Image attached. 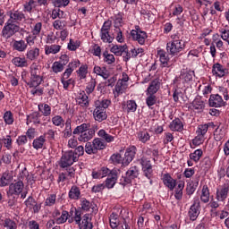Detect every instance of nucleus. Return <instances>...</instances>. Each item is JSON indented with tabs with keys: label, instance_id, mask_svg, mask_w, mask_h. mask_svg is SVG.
Here are the masks:
<instances>
[{
	"label": "nucleus",
	"instance_id": "obj_1",
	"mask_svg": "<svg viewBox=\"0 0 229 229\" xmlns=\"http://www.w3.org/2000/svg\"><path fill=\"white\" fill-rule=\"evenodd\" d=\"M98 130H99L98 124L90 125V123H84L78 125L72 133L73 135H79L77 138L79 142H89V140L94 139V135H96Z\"/></svg>",
	"mask_w": 229,
	"mask_h": 229
},
{
	"label": "nucleus",
	"instance_id": "obj_2",
	"mask_svg": "<svg viewBox=\"0 0 229 229\" xmlns=\"http://www.w3.org/2000/svg\"><path fill=\"white\" fill-rule=\"evenodd\" d=\"M172 40L166 43V53L171 56H178L185 49V41L176 36H171Z\"/></svg>",
	"mask_w": 229,
	"mask_h": 229
},
{
	"label": "nucleus",
	"instance_id": "obj_3",
	"mask_svg": "<svg viewBox=\"0 0 229 229\" xmlns=\"http://www.w3.org/2000/svg\"><path fill=\"white\" fill-rule=\"evenodd\" d=\"M42 81H44V77L40 72V65L34 63L30 65V81L28 85L30 88H37Z\"/></svg>",
	"mask_w": 229,
	"mask_h": 229
},
{
	"label": "nucleus",
	"instance_id": "obj_4",
	"mask_svg": "<svg viewBox=\"0 0 229 229\" xmlns=\"http://www.w3.org/2000/svg\"><path fill=\"white\" fill-rule=\"evenodd\" d=\"M74 162H78L77 157L74 156V152L72 150H69L62 155L59 165L62 169H65V167H71Z\"/></svg>",
	"mask_w": 229,
	"mask_h": 229
},
{
	"label": "nucleus",
	"instance_id": "obj_5",
	"mask_svg": "<svg viewBox=\"0 0 229 229\" xmlns=\"http://www.w3.org/2000/svg\"><path fill=\"white\" fill-rule=\"evenodd\" d=\"M131 36L140 46H144L148 40V33L140 30V26H135V30H131Z\"/></svg>",
	"mask_w": 229,
	"mask_h": 229
},
{
	"label": "nucleus",
	"instance_id": "obj_6",
	"mask_svg": "<svg viewBox=\"0 0 229 229\" xmlns=\"http://www.w3.org/2000/svg\"><path fill=\"white\" fill-rule=\"evenodd\" d=\"M20 30L21 27H19V25L9 22L7 21L2 30V36L4 37V38L6 39L11 38V37H13V35H15V33H18Z\"/></svg>",
	"mask_w": 229,
	"mask_h": 229
},
{
	"label": "nucleus",
	"instance_id": "obj_7",
	"mask_svg": "<svg viewBox=\"0 0 229 229\" xmlns=\"http://www.w3.org/2000/svg\"><path fill=\"white\" fill-rule=\"evenodd\" d=\"M140 165L144 176H146L148 180H151V178H153V165H151V160L146 157H142Z\"/></svg>",
	"mask_w": 229,
	"mask_h": 229
},
{
	"label": "nucleus",
	"instance_id": "obj_8",
	"mask_svg": "<svg viewBox=\"0 0 229 229\" xmlns=\"http://www.w3.org/2000/svg\"><path fill=\"white\" fill-rule=\"evenodd\" d=\"M229 194V184L224 183L216 188V199L221 203H225Z\"/></svg>",
	"mask_w": 229,
	"mask_h": 229
},
{
	"label": "nucleus",
	"instance_id": "obj_9",
	"mask_svg": "<svg viewBox=\"0 0 229 229\" xmlns=\"http://www.w3.org/2000/svg\"><path fill=\"white\" fill-rule=\"evenodd\" d=\"M135 155H137V147L130 146L126 148L124 157H123V166L126 167L133 162V158H135Z\"/></svg>",
	"mask_w": 229,
	"mask_h": 229
},
{
	"label": "nucleus",
	"instance_id": "obj_10",
	"mask_svg": "<svg viewBox=\"0 0 229 229\" xmlns=\"http://www.w3.org/2000/svg\"><path fill=\"white\" fill-rule=\"evenodd\" d=\"M157 56L160 62L161 69L173 67V62H171V58L169 57V54L165 52L164 49L157 50Z\"/></svg>",
	"mask_w": 229,
	"mask_h": 229
},
{
	"label": "nucleus",
	"instance_id": "obj_11",
	"mask_svg": "<svg viewBox=\"0 0 229 229\" xmlns=\"http://www.w3.org/2000/svg\"><path fill=\"white\" fill-rule=\"evenodd\" d=\"M24 191V182L22 181H18L16 182L11 183L7 191L8 196H21Z\"/></svg>",
	"mask_w": 229,
	"mask_h": 229
},
{
	"label": "nucleus",
	"instance_id": "obj_12",
	"mask_svg": "<svg viewBox=\"0 0 229 229\" xmlns=\"http://www.w3.org/2000/svg\"><path fill=\"white\" fill-rule=\"evenodd\" d=\"M140 171L138 166H131L126 172V177H123V185H128L131 183V180L139 178Z\"/></svg>",
	"mask_w": 229,
	"mask_h": 229
},
{
	"label": "nucleus",
	"instance_id": "obj_13",
	"mask_svg": "<svg viewBox=\"0 0 229 229\" xmlns=\"http://www.w3.org/2000/svg\"><path fill=\"white\" fill-rule=\"evenodd\" d=\"M194 78V71H183L181 72L180 76L175 78V83H182L185 85L191 83V81Z\"/></svg>",
	"mask_w": 229,
	"mask_h": 229
},
{
	"label": "nucleus",
	"instance_id": "obj_14",
	"mask_svg": "<svg viewBox=\"0 0 229 229\" xmlns=\"http://www.w3.org/2000/svg\"><path fill=\"white\" fill-rule=\"evenodd\" d=\"M9 17L7 21L13 24H20V22L26 21V15L20 11L9 12Z\"/></svg>",
	"mask_w": 229,
	"mask_h": 229
},
{
	"label": "nucleus",
	"instance_id": "obj_15",
	"mask_svg": "<svg viewBox=\"0 0 229 229\" xmlns=\"http://www.w3.org/2000/svg\"><path fill=\"white\" fill-rule=\"evenodd\" d=\"M188 216L191 221H196L198 219V216H199V199H194V202L190 208Z\"/></svg>",
	"mask_w": 229,
	"mask_h": 229
},
{
	"label": "nucleus",
	"instance_id": "obj_16",
	"mask_svg": "<svg viewBox=\"0 0 229 229\" xmlns=\"http://www.w3.org/2000/svg\"><path fill=\"white\" fill-rule=\"evenodd\" d=\"M137 107L138 106L135 100H127L122 103V110L127 114L137 112Z\"/></svg>",
	"mask_w": 229,
	"mask_h": 229
},
{
	"label": "nucleus",
	"instance_id": "obj_17",
	"mask_svg": "<svg viewBox=\"0 0 229 229\" xmlns=\"http://www.w3.org/2000/svg\"><path fill=\"white\" fill-rule=\"evenodd\" d=\"M165 187H167L170 191H174V188L176 187V180L174 179L171 174H163L161 178Z\"/></svg>",
	"mask_w": 229,
	"mask_h": 229
},
{
	"label": "nucleus",
	"instance_id": "obj_18",
	"mask_svg": "<svg viewBox=\"0 0 229 229\" xmlns=\"http://www.w3.org/2000/svg\"><path fill=\"white\" fill-rule=\"evenodd\" d=\"M212 74L213 76H216V78H224V76L226 75V68L221 64L216 63L213 64Z\"/></svg>",
	"mask_w": 229,
	"mask_h": 229
},
{
	"label": "nucleus",
	"instance_id": "obj_19",
	"mask_svg": "<svg viewBox=\"0 0 229 229\" xmlns=\"http://www.w3.org/2000/svg\"><path fill=\"white\" fill-rule=\"evenodd\" d=\"M128 89V83H123L122 81H118L114 89H113L114 98H117L121 94H124V90Z\"/></svg>",
	"mask_w": 229,
	"mask_h": 229
},
{
	"label": "nucleus",
	"instance_id": "obj_20",
	"mask_svg": "<svg viewBox=\"0 0 229 229\" xmlns=\"http://www.w3.org/2000/svg\"><path fill=\"white\" fill-rule=\"evenodd\" d=\"M93 117L98 123H103V121H106V117H108V115L106 114V111L95 106Z\"/></svg>",
	"mask_w": 229,
	"mask_h": 229
},
{
	"label": "nucleus",
	"instance_id": "obj_21",
	"mask_svg": "<svg viewBox=\"0 0 229 229\" xmlns=\"http://www.w3.org/2000/svg\"><path fill=\"white\" fill-rule=\"evenodd\" d=\"M158 90H160V81H158V79H156L149 83L145 92L146 94L156 96Z\"/></svg>",
	"mask_w": 229,
	"mask_h": 229
},
{
	"label": "nucleus",
	"instance_id": "obj_22",
	"mask_svg": "<svg viewBox=\"0 0 229 229\" xmlns=\"http://www.w3.org/2000/svg\"><path fill=\"white\" fill-rule=\"evenodd\" d=\"M225 105V101L223 98L219 95H211L209 98V106H213L215 108H219Z\"/></svg>",
	"mask_w": 229,
	"mask_h": 229
},
{
	"label": "nucleus",
	"instance_id": "obj_23",
	"mask_svg": "<svg viewBox=\"0 0 229 229\" xmlns=\"http://www.w3.org/2000/svg\"><path fill=\"white\" fill-rule=\"evenodd\" d=\"M68 198L73 199V201H78L81 198V190L76 185H72L68 192Z\"/></svg>",
	"mask_w": 229,
	"mask_h": 229
},
{
	"label": "nucleus",
	"instance_id": "obj_24",
	"mask_svg": "<svg viewBox=\"0 0 229 229\" xmlns=\"http://www.w3.org/2000/svg\"><path fill=\"white\" fill-rule=\"evenodd\" d=\"M40 56V48L38 47H32L28 49L26 53L27 60H30V62H35Z\"/></svg>",
	"mask_w": 229,
	"mask_h": 229
},
{
	"label": "nucleus",
	"instance_id": "obj_25",
	"mask_svg": "<svg viewBox=\"0 0 229 229\" xmlns=\"http://www.w3.org/2000/svg\"><path fill=\"white\" fill-rule=\"evenodd\" d=\"M13 51H18V53H24L28 49V43L23 39L14 40L13 42Z\"/></svg>",
	"mask_w": 229,
	"mask_h": 229
},
{
	"label": "nucleus",
	"instance_id": "obj_26",
	"mask_svg": "<svg viewBox=\"0 0 229 229\" xmlns=\"http://www.w3.org/2000/svg\"><path fill=\"white\" fill-rule=\"evenodd\" d=\"M93 72L97 74V76H101L104 80H108V78H110V72L107 71L106 67L95 65Z\"/></svg>",
	"mask_w": 229,
	"mask_h": 229
},
{
	"label": "nucleus",
	"instance_id": "obj_27",
	"mask_svg": "<svg viewBox=\"0 0 229 229\" xmlns=\"http://www.w3.org/2000/svg\"><path fill=\"white\" fill-rule=\"evenodd\" d=\"M80 229H93L94 225L92 224V218L89 215L82 216L81 222L79 225Z\"/></svg>",
	"mask_w": 229,
	"mask_h": 229
},
{
	"label": "nucleus",
	"instance_id": "obj_28",
	"mask_svg": "<svg viewBox=\"0 0 229 229\" xmlns=\"http://www.w3.org/2000/svg\"><path fill=\"white\" fill-rule=\"evenodd\" d=\"M171 131H183V123L180 118L174 119L168 125Z\"/></svg>",
	"mask_w": 229,
	"mask_h": 229
},
{
	"label": "nucleus",
	"instance_id": "obj_29",
	"mask_svg": "<svg viewBox=\"0 0 229 229\" xmlns=\"http://www.w3.org/2000/svg\"><path fill=\"white\" fill-rule=\"evenodd\" d=\"M40 117H42V114H40V113L34 112L27 115L26 124L29 125V124H31V123H33V124H42V122L40 121Z\"/></svg>",
	"mask_w": 229,
	"mask_h": 229
},
{
	"label": "nucleus",
	"instance_id": "obj_30",
	"mask_svg": "<svg viewBox=\"0 0 229 229\" xmlns=\"http://www.w3.org/2000/svg\"><path fill=\"white\" fill-rule=\"evenodd\" d=\"M115 183H117V173L111 172L106 180V189H114Z\"/></svg>",
	"mask_w": 229,
	"mask_h": 229
},
{
	"label": "nucleus",
	"instance_id": "obj_31",
	"mask_svg": "<svg viewBox=\"0 0 229 229\" xmlns=\"http://www.w3.org/2000/svg\"><path fill=\"white\" fill-rule=\"evenodd\" d=\"M98 136L102 140H105V142H107L108 144L114 142L115 140V136L110 135L105 131V129H101L98 132Z\"/></svg>",
	"mask_w": 229,
	"mask_h": 229
},
{
	"label": "nucleus",
	"instance_id": "obj_32",
	"mask_svg": "<svg viewBox=\"0 0 229 229\" xmlns=\"http://www.w3.org/2000/svg\"><path fill=\"white\" fill-rule=\"evenodd\" d=\"M208 128H214V123L211 122L199 125L196 131L197 135L205 137V135H207V131H208Z\"/></svg>",
	"mask_w": 229,
	"mask_h": 229
},
{
	"label": "nucleus",
	"instance_id": "obj_33",
	"mask_svg": "<svg viewBox=\"0 0 229 229\" xmlns=\"http://www.w3.org/2000/svg\"><path fill=\"white\" fill-rule=\"evenodd\" d=\"M200 201L208 203L210 201V190L208 185H203L200 191Z\"/></svg>",
	"mask_w": 229,
	"mask_h": 229
},
{
	"label": "nucleus",
	"instance_id": "obj_34",
	"mask_svg": "<svg viewBox=\"0 0 229 229\" xmlns=\"http://www.w3.org/2000/svg\"><path fill=\"white\" fill-rule=\"evenodd\" d=\"M76 73L80 80H86L87 75L89 74V65L85 64H81L76 71Z\"/></svg>",
	"mask_w": 229,
	"mask_h": 229
},
{
	"label": "nucleus",
	"instance_id": "obj_35",
	"mask_svg": "<svg viewBox=\"0 0 229 229\" xmlns=\"http://www.w3.org/2000/svg\"><path fill=\"white\" fill-rule=\"evenodd\" d=\"M112 105V100L108 98H103L102 100H98L95 102V106L97 108H100V110H104L106 112V108Z\"/></svg>",
	"mask_w": 229,
	"mask_h": 229
},
{
	"label": "nucleus",
	"instance_id": "obj_36",
	"mask_svg": "<svg viewBox=\"0 0 229 229\" xmlns=\"http://www.w3.org/2000/svg\"><path fill=\"white\" fill-rule=\"evenodd\" d=\"M60 49H62V46L60 45L45 46V55H56L60 53Z\"/></svg>",
	"mask_w": 229,
	"mask_h": 229
},
{
	"label": "nucleus",
	"instance_id": "obj_37",
	"mask_svg": "<svg viewBox=\"0 0 229 229\" xmlns=\"http://www.w3.org/2000/svg\"><path fill=\"white\" fill-rule=\"evenodd\" d=\"M13 180V176H12L10 173L8 172L4 173L2 177L0 178V187H6L7 185H10Z\"/></svg>",
	"mask_w": 229,
	"mask_h": 229
},
{
	"label": "nucleus",
	"instance_id": "obj_38",
	"mask_svg": "<svg viewBox=\"0 0 229 229\" xmlns=\"http://www.w3.org/2000/svg\"><path fill=\"white\" fill-rule=\"evenodd\" d=\"M191 108L199 112L205 108V102L201 99V98L198 97L192 101Z\"/></svg>",
	"mask_w": 229,
	"mask_h": 229
},
{
	"label": "nucleus",
	"instance_id": "obj_39",
	"mask_svg": "<svg viewBox=\"0 0 229 229\" xmlns=\"http://www.w3.org/2000/svg\"><path fill=\"white\" fill-rule=\"evenodd\" d=\"M38 111L40 112V114H42V115H44L45 117H49V115H51V106L48 104H45V103H40L38 106Z\"/></svg>",
	"mask_w": 229,
	"mask_h": 229
},
{
	"label": "nucleus",
	"instance_id": "obj_40",
	"mask_svg": "<svg viewBox=\"0 0 229 229\" xmlns=\"http://www.w3.org/2000/svg\"><path fill=\"white\" fill-rule=\"evenodd\" d=\"M127 47L126 45H114L111 47V53H114L115 56H123V53H126Z\"/></svg>",
	"mask_w": 229,
	"mask_h": 229
},
{
	"label": "nucleus",
	"instance_id": "obj_41",
	"mask_svg": "<svg viewBox=\"0 0 229 229\" xmlns=\"http://www.w3.org/2000/svg\"><path fill=\"white\" fill-rule=\"evenodd\" d=\"M46 142V136L41 135L38 138H36L32 142V147L34 149H42L44 148V144Z\"/></svg>",
	"mask_w": 229,
	"mask_h": 229
},
{
	"label": "nucleus",
	"instance_id": "obj_42",
	"mask_svg": "<svg viewBox=\"0 0 229 229\" xmlns=\"http://www.w3.org/2000/svg\"><path fill=\"white\" fill-rule=\"evenodd\" d=\"M12 64H14L15 67H28V59H26V57H13Z\"/></svg>",
	"mask_w": 229,
	"mask_h": 229
},
{
	"label": "nucleus",
	"instance_id": "obj_43",
	"mask_svg": "<svg viewBox=\"0 0 229 229\" xmlns=\"http://www.w3.org/2000/svg\"><path fill=\"white\" fill-rule=\"evenodd\" d=\"M137 139L140 142H142V144H146V142L149 141L151 139V135H149L148 131H140L137 133Z\"/></svg>",
	"mask_w": 229,
	"mask_h": 229
},
{
	"label": "nucleus",
	"instance_id": "obj_44",
	"mask_svg": "<svg viewBox=\"0 0 229 229\" xmlns=\"http://www.w3.org/2000/svg\"><path fill=\"white\" fill-rule=\"evenodd\" d=\"M146 96H147L145 99L146 105L147 106H148L150 110H153V106L157 105V101H158V98H157V95L146 94Z\"/></svg>",
	"mask_w": 229,
	"mask_h": 229
},
{
	"label": "nucleus",
	"instance_id": "obj_45",
	"mask_svg": "<svg viewBox=\"0 0 229 229\" xmlns=\"http://www.w3.org/2000/svg\"><path fill=\"white\" fill-rule=\"evenodd\" d=\"M93 147L95 148V151H101V149H105L106 148V143L101 138H96L93 140Z\"/></svg>",
	"mask_w": 229,
	"mask_h": 229
},
{
	"label": "nucleus",
	"instance_id": "obj_46",
	"mask_svg": "<svg viewBox=\"0 0 229 229\" xmlns=\"http://www.w3.org/2000/svg\"><path fill=\"white\" fill-rule=\"evenodd\" d=\"M71 123V119H67L64 123V130L63 131L64 139H69V137L72 135V127Z\"/></svg>",
	"mask_w": 229,
	"mask_h": 229
},
{
	"label": "nucleus",
	"instance_id": "obj_47",
	"mask_svg": "<svg viewBox=\"0 0 229 229\" xmlns=\"http://www.w3.org/2000/svg\"><path fill=\"white\" fill-rule=\"evenodd\" d=\"M77 102L82 107L87 108V106H89V97L84 91L80 93Z\"/></svg>",
	"mask_w": 229,
	"mask_h": 229
},
{
	"label": "nucleus",
	"instance_id": "obj_48",
	"mask_svg": "<svg viewBox=\"0 0 229 229\" xmlns=\"http://www.w3.org/2000/svg\"><path fill=\"white\" fill-rule=\"evenodd\" d=\"M3 119L4 123L9 126H12V124L15 123V118L13 117V113H12V111H6L4 114Z\"/></svg>",
	"mask_w": 229,
	"mask_h": 229
},
{
	"label": "nucleus",
	"instance_id": "obj_49",
	"mask_svg": "<svg viewBox=\"0 0 229 229\" xmlns=\"http://www.w3.org/2000/svg\"><path fill=\"white\" fill-rule=\"evenodd\" d=\"M51 121L54 126H57L58 128H64L65 125V120H64V117L59 114L53 116Z\"/></svg>",
	"mask_w": 229,
	"mask_h": 229
},
{
	"label": "nucleus",
	"instance_id": "obj_50",
	"mask_svg": "<svg viewBox=\"0 0 229 229\" xmlns=\"http://www.w3.org/2000/svg\"><path fill=\"white\" fill-rule=\"evenodd\" d=\"M0 142L6 148V149H12L13 148V140H12V136L6 135L0 139Z\"/></svg>",
	"mask_w": 229,
	"mask_h": 229
},
{
	"label": "nucleus",
	"instance_id": "obj_51",
	"mask_svg": "<svg viewBox=\"0 0 229 229\" xmlns=\"http://www.w3.org/2000/svg\"><path fill=\"white\" fill-rule=\"evenodd\" d=\"M201 157H203V149L198 148L194 152L190 154V159L198 164L199 160H201Z\"/></svg>",
	"mask_w": 229,
	"mask_h": 229
},
{
	"label": "nucleus",
	"instance_id": "obj_52",
	"mask_svg": "<svg viewBox=\"0 0 229 229\" xmlns=\"http://www.w3.org/2000/svg\"><path fill=\"white\" fill-rule=\"evenodd\" d=\"M100 38L106 44H112L114 42V36L110 35V32L100 31Z\"/></svg>",
	"mask_w": 229,
	"mask_h": 229
},
{
	"label": "nucleus",
	"instance_id": "obj_53",
	"mask_svg": "<svg viewBox=\"0 0 229 229\" xmlns=\"http://www.w3.org/2000/svg\"><path fill=\"white\" fill-rule=\"evenodd\" d=\"M55 204H56V194L55 193L48 194L45 200V206L53 207Z\"/></svg>",
	"mask_w": 229,
	"mask_h": 229
},
{
	"label": "nucleus",
	"instance_id": "obj_54",
	"mask_svg": "<svg viewBox=\"0 0 229 229\" xmlns=\"http://www.w3.org/2000/svg\"><path fill=\"white\" fill-rule=\"evenodd\" d=\"M51 69L55 74H58V72H64V69H65V66L63 65L62 63L55 61L53 63Z\"/></svg>",
	"mask_w": 229,
	"mask_h": 229
},
{
	"label": "nucleus",
	"instance_id": "obj_55",
	"mask_svg": "<svg viewBox=\"0 0 229 229\" xmlns=\"http://www.w3.org/2000/svg\"><path fill=\"white\" fill-rule=\"evenodd\" d=\"M182 13H183V7L180 4H175L170 12L172 17H178V15H182Z\"/></svg>",
	"mask_w": 229,
	"mask_h": 229
},
{
	"label": "nucleus",
	"instance_id": "obj_56",
	"mask_svg": "<svg viewBox=\"0 0 229 229\" xmlns=\"http://www.w3.org/2000/svg\"><path fill=\"white\" fill-rule=\"evenodd\" d=\"M109 223L111 228H117V226H119V216H117V215H115L114 213L111 214L109 216Z\"/></svg>",
	"mask_w": 229,
	"mask_h": 229
},
{
	"label": "nucleus",
	"instance_id": "obj_57",
	"mask_svg": "<svg viewBox=\"0 0 229 229\" xmlns=\"http://www.w3.org/2000/svg\"><path fill=\"white\" fill-rule=\"evenodd\" d=\"M81 46V41L80 40H74V39H70L67 48L69 51H76Z\"/></svg>",
	"mask_w": 229,
	"mask_h": 229
},
{
	"label": "nucleus",
	"instance_id": "obj_58",
	"mask_svg": "<svg viewBox=\"0 0 229 229\" xmlns=\"http://www.w3.org/2000/svg\"><path fill=\"white\" fill-rule=\"evenodd\" d=\"M69 219V212L64 210L59 217L55 219L56 225H64Z\"/></svg>",
	"mask_w": 229,
	"mask_h": 229
},
{
	"label": "nucleus",
	"instance_id": "obj_59",
	"mask_svg": "<svg viewBox=\"0 0 229 229\" xmlns=\"http://www.w3.org/2000/svg\"><path fill=\"white\" fill-rule=\"evenodd\" d=\"M51 17L53 20L55 19H64L65 17V13L59 8L54 9L52 11Z\"/></svg>",
	"mask_w": 229,
	"mask_h": 229
},
{
	"label": "nucleus",
	"instance_id": "obj_60",
	"mask_svg": "<svg viewBox=\"0 0 229 229\" xmlns=\"http://www.w3.org/2000/svg\"><path fill=\"white\" fill-rule=\"evenodd\" d=\"M41 31H42V22L38 21V22L34 23L31 26V33H33L37 37H38V35H40Z\"/></svg>",
	"mask_w": 229,
	"mask_h": 229
},
{
	"label": "nucleus",
	"instance_id": "obj_61",
	"mask_svg": "<svg viewBox=\"0 0 229 229\" xmlns=\"http://www.w3.org/2000/svg\"><path fill=\"white\" fill-rule=\"evenodd\" d=\"M53 28L55 30H64V28H65V26H67V21H62V20H55L54 22H53Z\"/></svg>",
	"mask_w": 229,
	"mask_h": 229
},
{
	"label": "nucleus",
	"instance_id": "obj_62",
	"mask_svg": "<svg viewBox=\"0 0 229 229\" xmlns=\"http://www.w3.org/2000/svg\"><path fill=\"white\" fill-rule=\"evenodd\" d=\"M220 38L229 45V30L221 28L219 29Z\"/></svg>",
	"mask_w": 229,
	"mask_h": 229
},
{
	"label": "nucleus",
	"instance_id": "obj_63",
	"mask_svg": "<svg viewBox=\"0 0 229 229\" xmlns=\"http://www.w3.org/2000/svg\"><path fill=\"white\" fill-rule=\"evenodd\" d=\"M110 160L112 164H114V165H117L119 164H122L123 165V157L121 154H113L110 157Z\"/></svg>",
	"mask_w": 229,
	"mask_h": 229
},
{
	"label": "nucleus",
	"instance_id": "obj_64",
	"mask_svg": "<svg viewBox=\"0 0 229 229\" xmlns=\"http://www.w3.org/2000/svg\"><path fill=\"white\" fill-rule=\"evenodd\" d=\"M4 226L6 229H17V224L10 218H6L4 222Z\"/></svg>",
	"mask_w": 229,
	"mask_h": 229
}]
</instances>
